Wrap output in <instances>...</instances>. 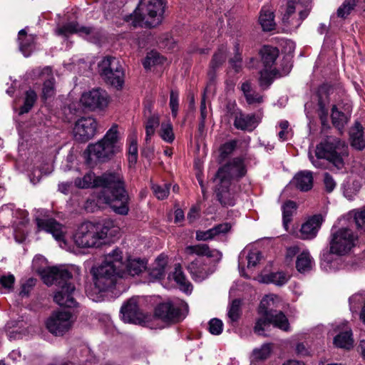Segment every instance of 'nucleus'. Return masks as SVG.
Wrapping results in <instances>:
<instances>
[{"label":"nucleus","instance_id":"obj_1","mask_svg":"<svg viewBox=\"0 0 365 365\" xmlns=\"http://www.w3.org/2000/svg\"><path fill=\"white\" fill-rule=\"evenodd\" d=\"M110 185H108L105 190H101L96 197L86 201V209L93 212L89 204L94 203L97 207H101L103 205H109L112 210L118 214L126 215L128 212V196L124 189L123 177L119 171L115 172Z\"/></svg>","mask_w":365,"mask_h":365},{"label":"nucleus","instance_id":"obj_2","mask_svg":"<svg viewBox=\"0 0 365 365\" xmlns=\"http://www.w3.org/2000/svg\"><path fill=\"white\" fill-rule=\"evenodd\" d=\"M41 277L45 284H56L58 289L56 292L53 300L59 306L74 307L76 302L74 298L76 288L71 282V273L64 267H50L41 272Z\"/></svg>","mask_w":365,"mask_h":365},{"label":"nucleus","instance_id":"obj_3","mask_svg":"<svg viewBox=\"0 0 365 365\" xmlns=\"http://www.w3.org/2000/svg\"><path fill=\"white\" fill-rule=\"evenodd\" d=\"M123 252L116 248L105 256L101 264L93 268V279L98 292H105L114 286L117 277H124Z\"/></svg>","mask_w":365,"mask_h":365},{"label":"nucleus","instance_id":"obj_4","mask_svg":"<svg viewBox=\"0 0 365 365\" xmlns=\"http://www.w3.org/2000/svg\"><path fill=\"white\" fill-rule=\"evenodd\" d=\"M280 302V298L274 294H267L262 298L258 308L260 317L257 319L254 327L255 333L264 335V330L270 324L283 331H289V324L287 317L282 312L274 310Z\"/></svg>","mask_w":365,"mask_h":365},{"label":"nucleus","instance_id":"obj_5","mask_svg":"<svg viewBox=\"0 0 365 365\" xmlns=\"http://www.w3.org/2000/svg\"><path fill=\"white\" fill-rule=\"evenodd\" d=\"M348 155V147L345 142L334 136H327L316 147L315 156L309 153V159L317 168H324L322 159L327 160L337 169L344 165V158Z\"/></svg>","mask_w":365,"mask_h":365},{"label":"nucleus","instance_id":"obj_6","mask_svg":"<svg viewBox=\"0 0 365 365\" xmlns=\"http://www.w3.org/2000/svg\"><path fill=\"white\" fill-rule=\"evenodd\" d=\"M165 4L163 0H140L139 4L133 14L125 17V21L134 27L142 26L143 24L155 27L163 20Z\"/></svg>","mask_w":365,"mask_h":365},{"label":"nucleus","instance_id":"obj_7","mask_svg":"<svg viewBox=\"0 0 365 365\" xmlns=\"http://www.w3.org/2000/svg\"><path fill=\"white\" fill-rule=\"evenodd\" d=\"M120 139L118 125L115 124L106 132L102 139L96 143L88 145L87 151L89 158L102 162L110 159L121 150Z\"/></svg>","mask_w":365,"mask_h":365},{"label":"nucleus","instance_id":"obj_8","mask_svg":"<svg viewBox=\"0 0 365 365\" xmlns=\"http://www.w3.org/2000/svg\"><path fill=\"white\" fill-rule=\"evenodd\" d=\"M98 67L101 77L108 84L117 89L123 87L125 73L119 59L106 56L98 63Z\"/></svg>","mask_w":365,"mask_h":365},{"label":"nucleus","instance_id":"obj_9","mask_svg":"<svg viewBox=\"0 0 365 365\" xmlns=\"http://www.w3.org/2000/svg\"><path fill=\"white\" fill-rule=\"evenodd\" d=\"M98 235V225L84 222L74 231L73 241L80 248H97L102 245Z\"/></svg>","mask_w":365,"mask_h":365},{"label":"nucleus","instance_id":"obj_10","mask_svg":"<svg viewBox=\"0 0 365 365\" xmlns=\"http://www.w3.org/2000/svg\"><path fill=\"white\" fill-rule=\"evenodd\" d=\"M245 157L237 156L230 159L220 167L215 175L216 180L223 183H232V180L239 181L247 174Z\"/></svg>","mask_w":365,"mask_h":365},{"label":"nucleus","instance_id":"obj_11","mask_svg":"<svg viewBox=\"0 0 365 365\" xmlns=\"http://www.w3.org/2000/svg\"><path fill=\"white\" fill-rule=\"evenodd\" d=\"M356 239L353 231L346 227L332 231L330 252L338 255H346L354 246Z\"/></svg>","mask_w":365,"mask_h":365},{"label":"nucleus","instance_id":"obj_12","mask_svg":"<svg viewBox=\"0 0 365 365\" xmlns=\"http://www.w3.org/2000/svg\"><path fill=\"white\" fill-rule=\"evenodd\" d=\"M309 9L300 0H288L282 21L284 26L289 29H297L302 21L308 16Z\"/></svg>","mask_w":365,"mask_h":365},{"label":"nucleus","instance_id":"obj_13","mask_svg":"<svg viewBox=\"0 0 365 365\" xmlns=\"http://www.w3.org/2000/svg\"><path fill=\"white\" fill-rule=\"evenodd\" d=\"M182 308H187V304L184 302H163L155 307V316L165 322L177 323L185 317L182 312Z\"/></svg>","mask_w":365,"mask_h":365},{"label":"nucleus","instance_id":"obj_14","mask_svg":"<svg viewBox=\"0 0 365 365\" xmlns=\"http://www.w3.org/2000/svg\"><path fill=\"white\" fill-rule=\"evenodd\" d=\"M98 123L93 117H81L74 125L73 133L76 140L86 143L97 133Z\"/></svg>","mask_w":365,"mask_h":365},{"label":"nucleus","instance_id":"obj_15","mask_svg":"<svg viewBox=\"0 0 365 365\" xmlns=\"http://www.w3.org/2000/svg\"><path fill=\"white\" fill-rule=\"evenodd\" d=\"M71 317L69 312H56L48 319L46 328L51 334L61 336L71 328Z\"/></svg>","mask_w":365,"mask_h":365},{"label":"nucleus","instance_id":"obj_16","mask_svg":"<svg viewBox=\"0 0 365 365\" xmlns=\"http://www.w3.org/2000/svg\"><path fill=\"white\" fill-rule=\"evenodd\" d=\"M80 102L83 106L90 110H103L108 105V96L106 91L96 88L84 92Z\"/></svg>","mask_w":365,"mask_h":365},{"label":"nucleus","instance_id":"obj_17","mask_svg":"<svg viewBox=\"0 0 365 365\" xmlns=\"http://www.w3.org/2000/svg\"><path fill=\"white\" fill-rule=\"evenodd\" d=\"M115 172H108L101 176L96 177L93 172H88L83 178H78L75 180L76 187L81 189L102 187L105 190L108 185H110L113 177Z\"/></svg>","mask_w":365,"mask_h":365},{"label":"nucleus","instance_id":"obj_18","mask_svg":"<svg viewBox=\"0 0 365 365\" xmlns=\"http://www.w3.org/2000/svg\"><path fill=\"white\" fill-rule=\"evenodd\" d=\"M36 225L38 231H45L51 233L54 239L58 242H65L66 227L53 218H36Z\"/></svg>","mask_w":365,"mask_h":365},{"label":"nucleus","instance_id":"obj_19","mask_svg":"<svg viewBox=\"0 0 365 365\" xmlns=\"http://www.w3.org/2000/svg\"><path fill=\"white\" fill-rule=\"evenodd\" d=\"M122 319L125 322L141 324L145 316L138 307V299L132 297L124 304L120 309Z\"/></svg>","mask_w":365,"mask_h":365},{"label":"nucleus","instance_id":"obj_20","mask_svg":"<svg viewBox=\"0 0 365 365\" xmlns=\"http://www.w3.org/2000/svg\"><path fill=\"white\" fill-rule=\"evenodd\" d=\"M31 76L41 78H46L43 85L42 97L44 99L52 97L55 94L54 78L52 73V69L50 66H46L43 68H37L31 71Z\"/></svg>","mask_w":365,"mask_h":365},{"label":"nucleus","instance_id":"obj_21","mask_svg":"<svg viewBox=\"0 0 365 365\" xmlns=\"http://www.w3.org/2000/svg\"><path fill=\"white\" fill-rule=\"evenodd\" d=\"M323 220L322 215H315L309 218L302 225L299 237L302 240L314 239L317 236Z\"/></svg>","mask_w":365,"mask_h":365},{"label":"nucleus","instance_id":"obj_22","mask_svg":"<svg viewBox=\"0 0 365 365\" xmlns=\"http://www.w3.org/2000/svg\"><path fill=\"white\" fill-rule=\"evenodd\" d=\"M187 269L196 282H202L209 275L214 272V269L205 263L202 258H197L193 260L188 266Z\"/></svg>","mask_w":365,"mask_h":365},{"label":"nucleus","instance_id":"obj_23","mask_svg":"<svg viewBox=\"0 0 365 365\" xmlns=\"http://www.w3.org/2000/svg\"><path fill=\"white\" fill-rule=\"evenodd\" d=\"M232 183H223L217 181L216 195L218 200L223 206H234L237 195L231 187Z\"/></svg>","mask_w":365,"mask_h":365},{"label":"nucleus","instance_id":"obj_24","mask_svg":"<svg viewBox=\"0 0 365 365\" xmlns=\"http://www.w3.org/2000/svg\"><path fill=\"white\" fill-rule=\"evenodd\" d=\"M233 115L234 126L238 130L252 131L258 124L254 114H245L241 110H237Z\"/></svg>","mask_w":365,"mask_h":365},{"label":"nucleus","instance_id":"obj_25","mask_svg":"<svg viewBox=\"0 0 365 365\" xmlns=\"http://www.w3.org/2000/svg\"><path fill=\"white\" fill-rule=\"evenodd\" d=\"M97 225L98 236L101 237L102 245L107 239L116 237L119 234L120 227L112 220H105L101 224Z\"/></svg>","mask_w":365,"mask_h":365},{"label":"nucleus","instance_id":"obj_26","mask_svg":"<svg viewBox=\"0 0 365 365\" xmlns=\"http://www.w3.org/2000/svg\"><path fill=\"white\" fill-rule=\"evenodd\" d=\"M334 344L336 347L345 349H350L353 347L352 331L346 324H344L339 332L334 336Z\"/></svg>","mask_w":365,"mask_h":365},{"label":"nucleus","instance_id":"obj_27","mask_svg":"<svg viewBox=\"0 0 365 365\" xmlns=\"http://www.w3.org/2000/svg\"><path fill=\"white\" fill-rule=\"evenodd\" d=\"M186 252L188 254L197 255L198 256H207L215 258L217 262L222 258V253L218 250H211L207 245L200 244L197 245H190L186 247Z\"/></svg>","mask_w":365,"mask_h":365},{"label":"nucleus","instance_id":"obj_28","mask_svg":"<svg viewBox=\"0 0 365 365\" xmlns=\"http://www.w3.org/2000/svg\"><path fill=\"white\" fill-rule=\"evenodd\" d=\"M259 23L264 31H271L275 29L274 12L269 6L262 8L259 16Z\"/></svg>","mask_w":365,"mask_h":365},{"label":"nucleus","instance_id":"obj_29","mask_svg":"<svg viewBox=\"0 0 365 365\" xmlns=\"http://www.w3.org/2000/svg\"><path fill=\"white\" fill-rule=\"evenodd\" d=\"M292 182L301 191H308L313 185L312 173L307 170L300 171L295 175Z\"/></svg>","mask_w":365,"mask_h":365},{"label":"nucleus","instance_id":"obj_30","mask_svg":"<svg viewBox=\"0 0 365 365\" xmlns=\"http://www.w3.org/2000/svg\"><path fill=\"white\" fill-rule=\"evenodd\" d=\"M92 32L93 28L86 26L79 27L78 24L76 22L67 23L56 30V33L58 35L63 36L65 37H67L69 35L76 33L84 34L88 35L91 34Z\"/></svg>","mask_w":365,"mask_h":365},{"label":"nucleus","instance_id":"obj_31","mask_svg":"<svg viewBox=\"0 0 365 365\" xmlns=\"http://www.w3.org/2000/svg\"><path fill=\"white\" fill-rule=\"evenodd\" d=\"M123 264L124 277L127 274L130 276L138 275L146 268V262L139 258L128 259L125 264L123 262Z\"/></svg>","mask_w":365,"mask_h":365},{"label":"nucleus","instance_id":"obj_32","mask_svg":"<svg viewBox=\"0 0 365 365\" xmlns=\"http://www.w3.org/2000/svg\"><path fill=\"white\" fill-rule=\"evenodd\" d=\"M314 266V261L309 251L305 250L300 253L296 260V268L298 272L304 273L310 271Z\"/></svg>","mask_w":365,"mask_h":365},{"label":"nucleus","instance_id":"obj_33","mask_svg":"<svg viewBox=\"0 0 365 365\" xmlns=\"http://www.w3.org/2000/svg\"><path fill=\"white\" fill-rule=\"evenodd\" d=\"M259 54L264 67L271 68L279 56V51L276 47L264 46L260 49Z\"/></svg>","mask_w":365,"mask_h":365},{"label":"nucleus","instance_id":"obj_34","mask_svg":"<svg viewBox=\"0 0 365 365\" xmlns=\"http://www.w3.org/2000/svg\"><path fill=\"white\" fill-rule=\"evenodd\" d=\"M241 90L249 105L260 104L263 102L262 96L252 90L250 82L245 81L242 83Z\"/></svg>","mask_w":365,"mask_h":365},{"label":"nucleus","instance_id":"obj_35","mask_svg":"<svg viewBox=\"0 0 365 365\" xmlns=\"http://www.w3.org/2000/svg\"><path fill=\"white\" fill-rule=\"evenodd\" d=\"M331 118L333 125L341 132L349 120L350 113L349 112L344 113L339 110L336 106H333Z\"/></svg>","mask_w":365,"mask_h":365},{"label":"nucleus","instance_id":"obj_36","mask_svg":"<svg viewBox=\"0 0 365 365\" xmlns=\"http://www.w3.org/2000/svg\"><path fill=\"white\" fill-rule=\"evenodd\" d=\"M19 48L23 54L28 57L31 51L33 43L34 42V36L27 35L25 29H21L19 32Z\"/></svg>","mask_w":365,"mask_h":365},{"label":"nucleus","instance_id":"obj_37","mask_svg":"<svg viewBox=\"0 0 365 365\" xmlns=\"http://www.w3.org/2000/svg\"><path fill=\"white\" fill-rule=\"evenodd\" d=\"M173 278L182 291L185 293L191 292L192 286L191 283L187 279L181 267L179 264L175 267Z\"/></svg>","mask_w":365,"mask_h":365},{"label":"nucleus","instance_id":"obj_38","mask_svg":"<svg viewBox=\"0 0 365 365\" xmlns=\"http://www.w3.org/2000/svg\"><path fill=\"white\" fill-rule=\"evenodd\" d=\"M227 58V48L222 47L215 53L210 64L208 75L212 77L217 68L221 66Z\"/></svg>","mask_w":365,"mask_h":365},{"label":"nucleus","instance_id":"obj_39","mask_svg":"<svg viewBox=\"0 0 365 365\" xmlns=\"http://www.w3.org/2000/svg\"><path fill=\"white\" fill-rule=\"evenodd\" d=\"M158 133L162 140L166 143H172L175 140L173 126L169 120L162 122Z\"/></svg>","mask_w":365,"mask_h":365},{"label":"nucleus","instance_id":"obj_40","mask_svg":"<svg viewBox=\"0 0 365 365\" xmlns=\"http://www.w3.org/2000/svg\"><path fill=\"white\" fill-rule=\"evenodd\" d=\"M289 277L283 272H272L262 277L264 283H273L277 286L286 284Z\"/></svg>","mask_w":365,"mask_h":365},{"label":"nucleus","instance_id":"obj_41","mask_svg":"<svg viewBox=\"0 0 365 365\" xmlns=\"http://www.w3.org/2000/svg\"><path fill=\"white\" fill-rule=\"evenodd\" d=\"M283 225L287 230L289 223L292 221V217L297 209V205L293 201H287L282 205Z\"/></svg>","mask_w":365,"mask_h":365},{"label":"nucleus","instance_id":"obj_42","mask_svg":"<svg viewBox=\"0 0 365 365\" xmlns=\"http://www.w3.org/2000/svg\"><path fill=\"white\" fill-rule=\"evenodd\" d=\"M160 125V118L158 114H153L148 117L145 123V140L148 141L154 135L155 128Z\"/></svg>","mask_w":365,"mask_h":365},{"label":"nucleus","instance_id":"obj_43","mask_svg":"<svg viewBox=\"0 0 365 365\" xmlns=\"http://www.w3.org/2000/svg\"><path fill=\"white\" fill-rule=\"evenodd\" d=\"M237 140H231L221 145L219 149L220 157L223 160L228 158L237 148Z\"/></svg>","mask_w":365,"mask_h":365},{"label":"nucleus","instance_id":"obj_44","mask_svg":"<svg viewBox=\"0 0 365 365\" xmlns=\"http://www.w3.org/2000/svg\"><path fill=\"white\" fill-rule=\"evenodd\" d=\"M36 93L33 90H29L26 92V96L24 105L20 108V114L28 113L34 106L36 101Z\"/></svg>","mask_w":365,"mask_h":365},{"label":"nucleus","instance_id":"obj_45","mask_svg":"<svg viewBox=\"0 0 365 365\" xmlns=\"http://www.w3.org/2000/svg\"><path fill=\"white\" fill-rule=\"evenodd\" d=\"M240 304L241 302L239 299L233 300L230 304L227 313L230 323L236 322L239 319L241 314Z\"/></svg>","mask_w":365,"mask_h":365},{"label":"nucleus","instance_id":"obj_46","mask_svg":"<svg viewBox=\"0 0 365 365\" xmlns=\"http://www.w3.org/2000/svg\"><path fill=\"white\" fill-rule=\"evenodd\" d=\"M357 0H345L337 9V16L346 18L356 5Z\"/></svg>","mask_w":365,"mask_h":365},{"label":"nucleus","instance_id":"obj_47","mask_svg":"<svg viewBox=\"0 0 365 365\" xmlns=\"http://www.w3.org/2000/svg\"><path fill=\"white\" fill-rule=\"evenodd\" d=\"M365 304V297L361 294H356L349 298L350 310L354 312H357L359 309H362L363 306Z\"/></svg>","mask_w":365,"mask_h":365},{"label":"nucleus","instance_id":"obj_48","mask_svg":"<svg viewBox=\"0 0 365 365\" xmlns=\"http://www.w3.org/2000/svg\"><path fill=\"white\" fill-rule=\"evenodd\" d=\"M170 187V184H153L151 187L153 194L159 200H163L168 196Z\"/></svg>","mask_w":365,"mask_h":365},{"label":"nucleus","instance_id":"obj_49","mask_svg":"<svg viewBox=\"0 0 365 365\" xmlns=\"http://www.w3.org/2000/svg\"><path fill=\"white\" fill-rule=\"evenodd\" d=\"M351 145L357 150H362L365 147V140L361 130L351 133Z\"/></svg>","mask_w":365,"mask_h":365},{"label":"nucleus","instance_id":"obj_50","mask_svg":"<svg viewBox=\"0 0 365 365\" xmlns=\"http://www.w3.org/2000/svg\"><path fill=\"white\" fill-rule=\"evenodd\" d=\"M266 68L260 71V77L259 79V86L264 88H267L272 82V71Z\"/></svg>","mask_w":365,"mask_h":365},{"label":"nucleus","instance_id":"obj_51","mask_svg":"<svg viewBox=\"0 0 365 365\" xmlns=\"http://www.w3.org/2000/svg\"><path fill=\"white\" fill-rule=\"evenodd\" d=\"M271 353V344H265L260 349L253 351V356L255 359L263 360L267 359Z\"/></svg>","mask_w":365,"mask_h":365},{"label":"nucleus","instance_id":"obj_52","mask_svg":"<svg viewBox=\"0 0 365 365\" xmlns=\"http://www.w3.org/2000/svg\"><path fill=\"white\" fill-rule=\"evenodd\" d=\"M209 331L214 335H219L223 329V323L220 319L217 318L212 319L209 322Z\"/></svg>","mask_w":365,"mask_h":365},{"label":"nucleus","instance_id":"obj_53","mask_svg":"<svg viewBox=\"0 0 365 365\" xmlns=\"http://www.w3.org/2000/svg\"><path fill=\"white\" fill-rule=\"evenodd\" d=\"M14 282L15 277L11 274L2 275L0 277V285L8 291H11L13 289Z\"/></svg>","mask_w":365,"mask_h":365},{"label":"nucleus","instance_id":"obj_54","mask_svg":"<svg viewBox=\"0 0 365 365\" xmlns=\"http://www.w3.org/2000/svg\"><path fill=\"white\" fill-rule=\"evenodd\" d=\"M178 98L179 93L176 91H171L170 96V107L171 108L172 115L176 117L178 111Z\"/></svg>","mask_w":365,"mask_h":365},{"label":"nucleus","instance_id":"obj_55","mask_svg":"<svg viewBox=\"0 0 365 365\" xmlns=\"http://www.w3.org/2000/svg\"><path fill=\"white\" fill-rule=\"evenodd\" d=\"M247 259L248 267H255L261 259V253L257 250H251L247 256Z\"/></svg>","mask_w":365,"mask_h":365},{"label":"nucleus","instance_id":"obj_56","mask_svg":"<svg viewBox=\"0 0 365 365\" xmlns=\"http://www.w3.org/2000/svg\"><path fill=\"white\" fill-rule=\"evenodd\" d=\"M235 48L236 53L235 56L230 60V63L236 72H239L242 68V57L241 54L239 53L238 45L235 46Z\"/></svg>","mask_w":365,"mask_h":365},{"label":"nucleus","instance_id":"obj_57","mask_svg":"<svg viewBox=\"0 0 365 365\" xmlns=\"http://www.w3.org/2000/svg\"><path fill=\"white\" fill-rule=\"evenodd\" d=\"M161 63L160 60V56L157 53H150L144 60L143 64L145 68H150L152 65L155 63Z\"/></svg>","mask_w":365,"mask_h":365},{"label":"nucleus","instance_id":"obj_58","mask_svg":"<svg viewBox=\"0 0 365 365\" xmlns=\"http://www.w3.org/2000/svg\"><path fill=\"white\" fill-rule=\"evenodd\" d=\"M354 221L357 228L365 232V208L355 212Z\"/></svg>","mask_w":365,"mask_h":365},{"label":"nucleus","instance_id":"obj_59","mask_svg":"<svg viewBox=\"0 0 365 365\" xmlns=\"http://www.w3.org/2000/svg\"><path fill=\"white\" fill-rule=\"evenodd\" d=\"M36 284V279L29 278L26 282L22 284L20 295L21 297H28L31 289Z\"/></svg>","mask_w":365,"mask_h":365},{"label":"nucleus","instance_id":"obj_60","mask_svg":"<svg viewBox=\"0 0 365 365\" xmlns=\"http://www.w3.org/2000/svg\"><path fill=\"white\" fill-rule=\"evenodd\" d=\"M324 184L326 191L328 192H332L336 185L334 179L327 173L324 175Z\"/></svg>","mask_w":365,"mask_h":365},{"label":"nucleus","instance_id":"obj_61","mask_svg":"<svg viewBox=\"0 0 365 365\" xmlns=\"http://www.w3.org/2000/svg\"><path fill=\"white\" fill-rule=\"evenodd\" d=\"M215 237L212 229H209L206 231H197L196 232V240L198 241H205L211 240Z\"/></svg>","mask_w":365,"mask_h":365},{"label":"nucleus","instance_id":"obj_62","mask_svg":"<svg viewBox=\"0 0 365 365\" xmlns=\"http://www.w3.org/2000/svg\"><path fill=\"white\" fill-rule=\"evenodd\" d=\"M215 236L227 233L231 229V225L228 222L219 224L212 228Z\"/></svg>","mask_w":365,"mask_h":365},{"label":"nucleus","instance_id":"obj_63","mask_svg":"<svg viewBox=\"0 0 365 365\" xmlns=\"http://www.w3.org/2000/svg\"><path fill=\"white\" fill-rule=\"evenodd\" d=\"M128 155H138L137 138L135 135L129 138Z\"/></svg>","mask_w":365,"mask_h":365},{"label":"nucleus","instance_id":"obj_64","mask_svg":"<svg viewBox=\"0 0 365 365\" xmlns=\"http://www.w3.org/2000/svg\"><path fill=\"white\" fill-rule=\"evenodd\" d=\"M165 270L163 268L153 267L150 271V275L152 277L155 279H161L165 276Z\"/></svg>","mask_w":365,"mask_h":365}]
</instances>
